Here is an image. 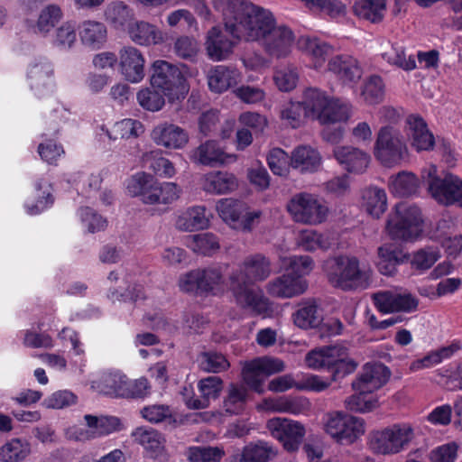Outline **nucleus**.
Instances as JSON below:
<instances>
[{"label":"nucleus","mask_w":462,"mask_h":462,"mask_svg":"<svg viewBox=\"0 0 462 462\" xmlns=\"http://www.w3.org/2000/svg\"><path fill=\"white\" fill-rule=\"evenodd\" d=\"M223 381L218 376H208L201 379L198 383V388L201 399L198 397H189L186 399V405L189 409L199 410L208 406L210 399H217L222 390Z\"/></svg>","instance_id":"nucleus-25"},{"label":"nucleus","mask_w":462,"mask_h":462,"mask_svg":"<svg viewBox=\"0 0 462 462\" xmlns=\"http://www.w3.org/2000/svg\"><path fill=\"white\" fill-rule=\"evenodd\" d=\"M151 386L149 381L141 377L136 380H130L127 376L125 379V385L123 390V398H144L149 394Z\"/></svg>","instance_id":"nucleus-61"},{"label":"nucleus","mask_w":462,"mask_h":462,"mask_svg":"<svg viewBox=\"0 0 462 462\" xmlns=\"http://www.w3.org/2000/svg\"><path fill=\"white\" fill-rule=\"evenodd\" d=\"M284 368L282 360L270 356L256 357L246 361L241 371L244 383L258 394L265 393L266 377L280 373Z\"/></svg>","instance_id":"nucleus-10"},{"label":"nucleus","mask_w":462,"mask_h":462,"mask_svg":"<svg viewBox=\"0 0 462 462\" xmlns=\"http://www.w3.org/2000/svg\"><path fill=\"white\" fill-rule=\"evenodd\" d=\"M214 8L222 13L225 31L212 27L207 34L206 50L215 61L226 59L241 40L261 42L273 57H285L289 52V28L276 26L273 14L258 5L241 0H214Z\"/></svg>","instance_id":"nucleus-1"},{"label":"nucleus","mask_w":462,"mask_h":462,"mask_svg":"<svg viewBox=\"0 0 462 462\" xmlns=\"http://www.w3.org/2000/svg\"><path fill=\"white\" fill-rule=\"evenodd\" d=\"M305 7L314 14L336 18L343 15L345 5L340 0H300Z\"/></svg>","instance_id":"nucleus-43"},{"label":"nucleus","mask_w":462,"mask_h":462,"mask_svg":"<svg viewBox=\"0 0 462 462\" xmlns=\"http://www.w3.org/2000/svg\"><path fill=\"white\" fill-rule=\"evenodd\" d=\"M210 216L205 206H194L178 217L176 226L180 230L189 232L205 229L209 226Z\"/></svg>","instance_id":"nucleus-26"},{"label":"nucleus","mask_w":462,"mask_h":462,"mask_svg":"<svg viewBox=\"0 0 462 462\" xmlns=\"http://www.w3.org/2000/svg\"><path fill=\"white\" fill-rule=\"evenodd\" d=\"M458 446L449 442L433 448L430 453L431 462H454L457 457Z\"/></svg>","instance_id":"nucleus-64"},{"label":"nucleus","mask_w":462,"mask_h":462,"mask_svg":"<svg viewBox=\"0 0 462 462\" xmlns=\"http://www.w3.org/2000/svg\"><path fill=\"white\" fill-rule=\"evenodd\" d=\"M363 199L366 211L374 217H380L387 209V196L383 189L368 188L363 194Z\"/></svg>","instance_id":"nucleus-42"},{"label":"nucleus","mask_w":462,"mask_h":462,"mask_svg":"<svg viewBox=\"0 0 462 462\" xmlns=\"http://www.w3.org/2000/svg\"><path fill=\"white\" fill-rule=\"evenodd\" d=\"M150 82L152 88L163 93L171 103L183 99L189 91L182 72L166 60L154 61Z\"/></svg>","instance_id":"nucleus-5"},{"label":"nucleus","mask_w":462,"mask_h":462,"mask_svg":"<svg viewBox=\"0 0 462 462\" xmlns=\"http://www.w3.org/2000/svg\"><path fill=\"white\" fill-rule=\"evenodd\" d=\"M337 269L328 274V282L335 288L344 291L363 287L367 278L360 269L359 260L356 256H339L336 260Z\"/></svg>","instance_id":"nucleus-12"},{"label":"nucleus","mask_w":462,"mask_h":462,"mask_svg":"<svg viewBox=\"0 0 462 462\" xmlns=\"http://www.w3.org/2000/svg\"><path fill=\"white\" fill-rule=\"evenodd\" d=\"M224 277L220 268H198L180 279V289L195 297L217 296L223 291Z\"/></svg>","instance_id":"nucleus-6"},{"label":"nucleus","mask_w":462,"mask_h":462,"mask_svg":"<svg viewBox=\"0 0 462 462\" xmlns=\"http://www.w3.org/2000/svg\"><path fill=\"white\" fill-rule=\"evenodd\" d=\"M328 209L310 194L300 193L291 199V215L295 222L318 225L327 218Z\"/></svg>","instance_id":"nucleus-13"},{"label":"nucleus","mask_w":462,"mask_h":462,"mask_svg":"<svg viewBox=\"0 0 462 462\" xmlns=\"http://www.w3.org/2000/svg\"><path fill=\"white\" fill-rule=\"evenodd\" d=\"M140 413L145 420L152 424L161 422L171 424L176 422L172 410L167 404L146 405L141 409Z\"/></svg>","instance_id":"nucleus-48"},{"label":"nucleus","mask_w":462,"mask_h":462,"mask_svg":"<svg viewBox=\"0 0 462 462\" xmlns=\"http://www.w3.org/2000/svg\"><path fill=\"white\" fill-rule=\"evenodd\" d=\"M319 152L308 145H300L291 153V166L301 172H314L320 166Z\"/></svg>","instance_id":"nucleus-28"},{"label":"nucleus","mask_w":462,"mask_h":462,"mask_svg":"<svg viewBox=\"0 0 462 462\" xmlns=\"http://www.w3.org/2000/svg\"><path fill=\"white\" fill-rule=\"evenodd\" d=\"M30 453V443L24 439L14 438L0 448V461L23 462Z\"/></svg>","instance_id":"nucleus-37"},{"label":"nucleus","mask_w":462,"mask_h":462,"mask_svg":"<svg viewBox=\"0 0 462 462\" xmlns=\"http://www.w3.org/2000/svg\"><path fill=\"white\" fill-rule=\"evenodd\" d=\"M267 429L272 436L278 439L285 450L289 451V420L286 418H273L267 421Z\"/></svg>","instance_id":"nucleus-60"},{"label":"nucleus","mask_w":462,"mask_h":462,"mask_svg":"<svg viewBox=\"0 0 462 462\" xmlns=\"http://www.w3.org/2000/svg\"><path fill=\"white\" fill-rule=\"evenodd\" d=\"M383 88L382 78L378 75H372L365 82L361 95L368 105H376L383 100Z\"/></svg>","instance_id":"nucleus-53"},{"label":"nucleus","mask_w":462,"mask_h":462,"mask_svg":"<svg viewBox=\"0 0 462 462\" xmlns=\"http://www.w3.org/2000/svg\"><path fill=\"white\" fill-rule=\"evenodd\" d=\"M314 266L309 255L291 256V297L302 294L308 288L305 279Z\"/></svg>","instance_id":"nucleus-22"},{"label":"nucleus","mask_w":462,"mask_h":462,"mask_svg":"<svg viewBox=\"0 0 462 462\" xmlns=\"http://www.w3.org/2000/svg\"><path fill=\"white\" fill-rule=\"evenodd\" d=\"M346 348L339 346H324L310 351L305 362L314 370H326L331 373V381H337L352 373L357 363L346 358Z\"/></svg>","instance_id":"nucleus-3"},{"label":"nucleus","mask_w":462,"mask_h":462,"mask_svg":"<svg viewBox=\"0 0 462 462\" xmlns=\"http://www.w3.org/2000/svg\"><path fill=\"white\" fill-rule=\"evenodd\" d=\"M128 191L134 196H140L145 204H171L180 193V189L173 182L152 181L149 175L134 177L127 185Z\"/></svg>","instance_id":"nucleus-7"},{"label":"nucleus","mask_w":462,"mask_h":462,"mask_svg":"<svg viewBox=\"0 0 462 462\" xmlns=\"http://www.w3.org/2000/svg\"><path fill=\"white\" fill-rule=\"evenodd\" d=\"M329 101L325 93L317 88H308L302 102L295 103L291 99V127H298L301 116L305 118L309 112L317 114L319 118Z\"/></svg>","instance_id":"nucleus-15"},{"label":"nucleus","mask_w":462,"mask_h":462,"mask_svg":"<svg viewBox=\"0 0 462 462\" xmlns=\"http://www.w3.org/2000/svg\"><path fill=\"white\" fill-rule=\"evenodd\" d=\"M51 70L47 64H34L28 71V79L32 89L39 90L41 87L47 85Z\"/></svg>","instance_id":"nucleus-63"},{"label":"nucleus","mask_w":462,"mask_h":462,"mask_svg":"<svg viewBox=\"0 0 462 462\" xmlns=\"http://www.w3.org/2000/svg\"><path fill=\"white\" fill-rule=\"evenodd\" d=\"M409 260V253L401 245L388 243L378 248L376 266L381 274L393 276L397 273L398 267Z\"/></svg>","instance_id":"nucleus-18"},{"label":"nucleus","mask_w":462,"mask_h":462,"mask_svg":"<svg viewBox=\"0 0 462 462\" xmlns=\"http://www.w3.org/2000/svg\"><path fill=\"white\" fill-rule=\"evenodd\" d=\"M225 451L218 447H192L189 448V458L191 462H220Z\"/></svg>","instance_id":"nucleus-56"},{"label":"nucleus","mask_w":462,"mask_h":462,"mask_svg":"<svg viewBox=\"0 0 462 462\" xmlns=\"http://www.w3.org/2000/svg\"><path fill=\"white\" fill-rule=\"evenodd\" d=\"M386 229L393 239L413 241L420 236L423 218L420 208L415 204L401 202L395 205L389 217Z\"/></svg>","instance_id":"nucleus-4"},{"label":"nucleus","mask_w":462,"mask_h":462,"mask_svg":"<svg viewBox=\"0 0 462 462\" xmlns=\"http://www.w3.org/2000/svg\"><path fill=\"white\" fill-rule=\"evenodd\" d=\"M175 54L183 60L195 61L199 51L197 41L189 36H180L174 42Z\"/></svg>","instance_id":"nucleus-59"},{"label":"nucleus","mask_w":462,"mask_h":462,"mask_svg":"<svg viewBox=\"0 0 462 462\" xmlns=\"http://www.w3.org/2000/svg\"><path fill=\"white\" fill-rule=\"evenodd\" d=\"M143 133V124L132 118H125L115 123L111 128L106 130L110 140L136 138Z\"/></svg>","instance_id":"nucleus-39"},{"label":"nucleus","mask_w":462,"mask_h":462,"mask_svg":"<svg viewBox=\"0 0 462 462\" xmlns=\"http://www.w3.org/2000/svg\"><path fill=\"white\" fill-rule=\"evenodd\" d=\"M246 208L245 202L232 198L222 199L217 204L219 217L232 228H235Z\"/></svg>","instance_id":"nucleus-40"},{"label":"nucleus","mask_w":462,"mask_h":462,"mask_svg":"<svg viewBox=\"0 0 462 462\" xmlns=\"http://www.w3.org/2000/svg\"><path fill=\"white\" fill-rule=\"evenodd\" d=\"M152 138L156 144L168 149H182L189 142V134L183 128L168 123L155 126Z\"/></svg>","instance_id":"nucleus-19"},{"label":"nucleus","mask_w":462,"mask_h":462,"mask_svg":"<svg viewBox=\"0 0 462 462\" xmlns=\"http://www.w3.org/2000/svg\"><path fill=\"white\" fill-rule=\"evenodd\" d=\"M130 38L139 45L150 46L164 42L163 32L155 25L139 21L129 27Z\"/></svg>","instance_id":"nucleus-27"},{"label":"nucleus","mask_w":462,"mask_h":462,"mask_svg":"<svg viewBox=\"0 0 462 462\" xmlns=\"http://www.w3.org/2000/svg\"><path fill=\"white\" fill-rule=\"evenodd\" d=\"M325 430L337 443L350 445L364 434V420L344 412H336L329 415Z\"/></svg>","instance_id":"nucleus-11"},{"label":"nucleus","mask_w":462,"mask_h":462,"mask_svg":"<svg viewBox=\"0 0 462 462\" xmlns=\"http://www.w3.org/2000/svg\"><path fill=\"white\" fill-rule=\"evenodd\" d=\"M136 97L143 109L155 112L163 107L166 96L158 89L146 88L141 89Z\"/></svg>","instance_id":"nucleus-51"},{"label":"nucleus","mask_w":462,"mask_h":462,"mask_svg":"<svg viewBox=\"0 0 462 462\" xmlns=\"http://www.w3.org/2000/svg\"><path fill=\"white\" fill-rule=\"evenodd\" d=\"M391 374L389 367L383 363H366L362 373L352 383V387L374 393L387 383Z\"/></svg>","instance_id":"nucleus-17"},{"label":"nucleus","mask_w":462,"mask_h":462,"mask_svg":"<svg viewBox=\"0 0 462 462\" xmlns=\"http://www.w3.org/2000/svg\"><path fill=\"white\" fill-rule=\"evenodd\" d=\"M226 356L217 352H205L202 355L201 367L210 373H220L229 367Z\"/></svg>","instance_id":"nucleus-62"},{"label":"nucleus","mask_w":462,"mask_h":462,"mask_svg":"<svg viewBox=\"0 0 462 462\" xmlns=\"http://www.w3.org/2000/svg\"><path fill=\"white\" fill-rule=\"evenodd\" d=\"M239 72L235 69L218 65L213 68L208 76V84L211 91L223 93L237 84Z\"/></svg>","instance_id":"nucleus-29"},{"label":"nucleus","mask_w":462,"mask_h":462,"mask_svg":"<svg viewBox=\"0 0 462 462\" xmlns=\"http://www.w3.org/2000/svg\"><path fill=\"white\" fill-rule=\"evenodd\" d=\"M372 299L376 310L383 314L410 313L415 311L419 305L418 299L410 292L397 293L383 291L374 293Z\"/></svg>","instance_id":"nucleus-14"},{"label":"nucleus","mask_w":462,"mask_h":462,"mask_svg":"<svg viewBox=\"0 0 462 462\" xmlns=\"http://www.w3.org/2000/svg\"><path fill=\"white\" fill-rule=\"evenodd\" d=\"M406 123L411 131V146L417 152L433 150L436 140L425 120L420 116L410 115Z\"/></svg>","instance_id":"nucleus-23"},{"label":"nucleus","mask_w":462,"mask_h":462,"mask_svg":"<svg viewBox=\"0 0 462 462\" xmlns=\"http://www.w3.org/2000/svg\"><path fill=\"white\" fill-rule=\"evenodd\" d=\"M352 106L349 102L338 98H332L319 113V120L322 125L346 123L351 116Z\"/></svg>","instance_id":"nucleus-32"},{"label":"nucleus","mask_w":462,"mask_h":462,"mask_svg":"<svg viewBox=\"0 0 462 462\" xmlns=\"http://www.w3.org/2000/svg\"><path fill=\"white\" fill-rule=\"evenodd\" d=\"M189 245L194 252L209 256L219 248V242L216 235L201 233L192 236Z\"/></svg>","instance_id":"nucleus-50"},{"label":"nucleus","mask_w":462,"mask_h":462,"mask_svg":"<svg viewBox=\"0 0 462 462\" xmlns=\"http://www.w3.org/2000/svg\"><path fill=\"white\" fill-rule=\"evenodd\" d=\"M237 186L236 177L227 171H212L205 176L204 189L209 193H229L235 190Z\"/></svg>","instance_id":"nucleus-31"},{"label":"nucleus","mask_w":462,"mask_h":462,"mask_svg":"<svg viewBox=\"0 0 462 462\" xmlns=\"http://www.w3.org/2000/svg\"><path fill=\"white\" fill-rule=\"evenodd\" d=\"M299 245L305 251L328 249L330 246L328 236L314 230H303L300 234Z\"/></svg>","instance_id":"nucleus-52"},{"label":"nucleus","mask_w":462,"mask_h":462,"mask_svg":"<svg viewBox=\"0 0 462 462\" xmlns=\"http://www.w3.org/2000/svg\"><path fill=\"white\" fill-rule=\"evenodd\" d=\"M328 69L344 85L357 83L363 75L360 62L349 54L332 57L328 63Z\"/></svg>","instance_id":"nucleus-16"},{"label":"nucleus","mask_w":462,"mask_h":462,"mask_svg":"<svg viewBox=\"0 0 462 462\" xmlns=\"http://www.w3.org/2000/svg\"><path fill=\"white\" fill-rule=\"evenodd\" d=\"M125 379L126 375L119 372L104 373L98 381L93 383L92 387L105 395L123 398Z\"/></svg>","instance_id":"nucleus-34"},{"label":"nucleus","mask_w":462,"mask_h":462,"mask_svg":"<svg viewBox=\"0 0 462 462\" xmlns=\"http://www.w3.org/2000/svg\"><path fill=\"white\" fill-rule=\"evenodd\" d=\"M330 381L322 380L316 374H305L299 380L291 378V388L300 391L321 393L330 386Z\"/></svg>","instance_id":"nucleus-55"},{"label":"nucleus","mask_w":462,"mask_h":462,"mask_svg":"<svg viewBox=\"0 0 462 462\" xmlns=\"http://www.w3.org/2000/svg\"><path fill=\"white\" fill-rule=\"evenodd\" d=\"M243 449L250 462H268L275 455L273 447L264 441L250 443Z\"/></svg>","instance_id":"nucleus-57"},{"label":"nucleus","mask_w":462,"mask_h":462,"mask_svg":"<svg viewBox=\"0 0 462 462\" xmlns=\"http://www.w3.org/2000/svg\"><path fill=\"white\" fill-rule=\"evenodd\" d=\"M296 46L299 50L310 55L317 61H324L325 57L331 50V46L316 38L300 36L296 41Z\"/></svg>","instance_id":"nucleus-49"},{"label":"nucleus","mask_w":462,"mask_h":462,"mask_svg":"<svg viewBox=\"0 0 462 462\" xmlns=\"http://www.w3.org/2000/svg\"><path fill=\"white\" fill-rule=\"evenodd\" d=\"M356 393L348 397L346 402V408L355 412H368L377 405V399L374 398L370 391L362 389H354Z\"/></svg>","instance_id":"nucleus-47"},{"label":"nucleus","mask_w":462,"mask_h":462,"mask_svg":"<svg viewBox=\"0 0 462 462\" xmlns=\"http://www.w3.org/2000/svg\"><path fill=\"white\" fill-rule=\"evenodd\" d=\"M271 273V263L261 254L245 257L241 270L229 275L230 291L236 303L241 309L251 310L254 315H270L271 302L259 287L252 286L254 282H262Z\"/></svg>","instance_id":"nucleus-2"},{"label":"nucleus","mask_w":462,"mask_h":462,"mask_svg":"<svg viewBox=\"0 0 462 462\" xmlns=\"http://www.w3.org/2000/svg\"><path fill=\"white\" fill-rule=\"evenodd\" d=\"M247 401V389L241 384L231 383L228 386L227 395L224 399L223 407L226 413L238 415L245 410Z\"/></svg>","instance_id":"nucleus-35"},{"label":"nucleus","mask_w":462,"mask_h":462,"mask_svg":"<svg viewBox=\"0 0 462 462\" xmlns=\"http://www.w3.org/2000/svg\"><path fill=\"white\" fill-rule=\"evenodd\" d=\"M408 148L402 135L391 125L382 126L374 148L375 159L384 167L399 165L407 156Z\"/></svg>","instance_id":"nucleus-8"},{"label":"nucleus","mask_w":462,"mask_h":462,"mask_svg":"<svg viewBox=\"0 0 462 462\" xmlns=\"http://www.w3.org/2000/svg\"><path fill=\"white\" fill-rule=\"evenodd\" d=\"M413 438V429L407 423H396L381 430L371 432L370 449L379 455L401 452Z\"/></svg>","instance_id":"nucleus-9"},{"label":"nucleus","mask_w":462,"mask_h":462,"mask_svg":"<svg viewBox=\"0 0 462 462\" xmlns=\"http://www.w3.org/2000/svg\"><path fill=\"white\" fill-rule=\"evenodd\" d=\"M454 174H448L443 179L439 176L430 178L429 181V192L431 197L439 203L448 206V199L450 197L451 187L453 184Z\"/></svg>","instance_id":"nucleus-44"},{"label":"nucleus","mask_w":462,"mask_h":462,"mask_svg":"<svg viewBox=\"0 0 462 462\" xmlns=\"http://www.w3.org/2000/svg\"><path fill=\"white\" fill-rule=\"evenodd\" d=\"M420 180L417 176L409 171L399 172L391 181L390 189L400 198H408L417 193Z\"/></svg>","instance_id":"nucleus-38"},{"label":"nucleus","mask_w":462,"mask_h":462,"mask_svg":"<svg viewBox=\"0 0 462 462\" xmlns=\"http://www.w3.org/2000/svg\"><path fill=\"white\" fill-rule=\"evenodd\" d=\"M62 17L61 9L54 5H49L43 8L39 15L36 29L40 33L49 32Z\"/></svg>","instance_id":"nucleus-54"},{"label":"nucleus","mask_w":462,"mask_h":462,"mask_svg":"<svg viewBox=\"0 0 462 462\" xmlns=\"http://www.w3.org/2000/svg\"><path fill=\"white\" fill-rule=\"evenodd\" d=\"M192 157L202 165L214 166L226 162V153L217 141L209 140L201 143L194 152Z\"/></svg>","instance_id":"nucleus-36"},{"label":"nucleus","mask_w":462,"mask_h":462,"mask_svg":"<svg viewBox=\"0 0 462 462\" xmlns=\"http://www.w3.org/2000/svg\"><path fill=\"white\" fill-rule=\"evenodd\" d=\"M334 156L344 169L351 173H363L368 167L370 156L365 152L352 146L334 149Z\"/></svg>","instance_id":"nucleus-21"},{"label":"nucleus","mask_w":462,"mask_h":462,"mask_svg":"<svg viewBox=\"0 0 462 462\" xmlns=\"http://www.w3.org/2000/svg\"><path fill=\"white\" fill-rule=\"evenodd\" d=\"M79 36L83 44L99 49L106 41V27L100 22L85 21L80 26Z\"/></svg>","instance_id":"nucleus-33"},{"label":"nucleus","mask_w":462,"mask_h":462,"mask_svg":"<svg viewBox=\"0 0 462 462\" xmlns=\"http://www.w3.org/2000/svg\"><path fill=\"white\" fill-rule=\"evenodd\" d=\"M105 17L113 27L118 29L124 27L133 17V12L123 1H115L106 6Z\"/></svg>","instance_id":"nucleus-45"},{"label":"nucleus","mask_w":462,"mask_h":462,"mask_svg":"<svg viewBox=\"0 0 462 462\" xmlns=\"http://www.w3.org/2000/svg\"><path fill=\"white\" fill-rule=\"evenodd\" d=\"M439 258L440 252L438 247L425 246L412 254L410 263L412 269L425 272L430 269Z\"/></svg>","instance_id":"nucleus-46"},{"label":"nucleus","mask_w":462,"mask_h":462,"mask_svg":"<svg viewBox=\"0 0 462 462\" xmlns=\"http://www.w3.org/2000/svg\"><path fill=\"white\" fill-rule=\"evenodd\" d=\"M35 198L24 203L27 214L35 216L51 208L54 203L53 187L44 178H38L34 183Z\"/></svg>","instance_id":"nucleus-24"},{"label":"nucleus","mask_w":462,"mask_h":462,"mask_svg":"<svg viewBox=\"0 0 462 462\" xmlns=\"http://www.w3.org/2000/svg\"><path fill=\"white\" fill-rule=\"evenodd\" d=\"M317 306L315 304L306 305L294 314L293 322L300 328H316L320 323L319 317L317 315Z\"/></svg>","instance_id":"nucleus-58"},{"label":"nucleus","mask_w":462,"mask_h":462,"mask_svg":"<svg viewBox=\"0 0 462 462\" xmlns=\"http://www.w3.org/2000/svg\"><path fill=\"white\" fill-rule=\"evenodd\" d=\"M385 8V0H359L354 5V12L359 18L374 23L383 20Z\"/></svg>","instance_id":"nucleus-41"},{"label":"nucleus","mask_w":462,"mask_h":462,"mask_svg":"<svg viewBox=\"0 0 462 462\" xmlns=\"http://www.w3.org/2000/svg\"><path fill=\"white\" fill-rule=\"evenodd\" d=\"M120 70L127 81L140 82L144 78V58L134 47H125L120 51Z\"/></svg>","instance_id":"nucleus-20"},{"label":"nucleus","mask_w":462,"mask_h":462,"mask_svg":"<svg viewBox=\"0 0 462 462\" xmlns=\"http://www.w3.org/2000/svg\"><path fill=\"white\" fill-rule=\"evenodd\" d=\"M132 437L135 442L144 448L152 457H158L163 449V441L162 434L150 427H138L132 432Z\"/></svg>","instance_id":"nucleus-30"}]
</instances>
